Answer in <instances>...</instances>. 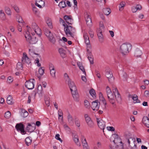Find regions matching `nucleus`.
I'll return each mask as SVG.
<instances>
[{
    "label": "nucleus",
    "instance_id": "nucleus-7",
    "mask_svg": "<svg viewBox=\"0 0 149 149\" xmlns=\"http://www.w3.org/2000/svg\"><path fill=\"white\" fill-rule=\"evenodd\" d=\"M36 126L34 123H32L31 125L30 123H28V125L26 128V130L29 132H33L36 129Z\"/></svg>",
    "mask_w": 149,
    "mask_h": 149
},
{
    "label": "nucleus",
    "instance_id": "nucleus-64",
    "mask_svg": "<svg viewBox=\"0 0 149 149\" xmlns=\"http://www.w3.org/2000/svg\"><path fill=\"white\" fill-rule=\"evenodd\" d=\"M144 125L146 127L149 128V121L148 120L147 122H146L145 123H144Z\"/></svg>",
    "mask_w": 149,
    "mask_h": 149
},
{
    "label": "nucleus",
    "instance_id": "nucleus-23",
    "mask_svg": "<svg viewBox=\"0 0 149 149\" xmlns=\"http://www.w3.org/2000/svg\"><path fill=\"white\" fill-rule=\"evenodd\" d=\"M32 139L31 137L28 136L25 139V144L27 146L30 145L32 142Z\"/></svg>",
    "mask_w": 149,
    "mask_h": 149
},
{
    "label": "nucleus",
    "instance_id": "nucleus-46",
    "mask_svg": "<svg viewBox=\"0 0 149 149\" xmlns=\"http://www.w3.org/2000/svg\"><path fill=\"white\" fill-rule=\"evenodd\" d=\"M115 136V140H113V142L115 144H117V143L115 141H116V140H118V139H119V138H118V135L117 134H114Z\"/></svg>",
    "mask_w": 149,
    "mask_h": 149
},
{
    "label": "nucleus",
    "instance_id": "nucleus-14",
    "mask_svg": "<svg viewBox=\"0 0 149 149\" xmlns=\"http://www.w3.org/2000/svg\"><path fill=\"white\" fill-rule=\"evenodd\" d=\"M83 37L85 42L86 45H87V47H90V41L88 34L87 33H84V34Z\"/></svg>",
    "mask_w": 149,
    "mask_h": 149
},
{
    "label": "nucleus",
    "instance_id": "nucleus-50",
    "mask_svg": "<svg viewBox=\"0 0 149 149\" xmlns=\"http://www.w3.org/2000/svg\"><path fill=\"white\" fill-rule=\"evenodd\" d=\"M49 65L50 70L55 69L54 65L50 63Z\"/></svg>",
    "mask_w": 149,
    "mask_h": 149
},
{
    "label": "nucleus",
    "instance_id": "nucleus-38",
    "mask_svg": "<svg viewBox=\"0 0 149 149\" xmlns=\"http://www.w3.org/2000/svg\"><path fill=\"white\" fill-rule=\"evenodd\" d=\"M31 36L30 34L29 31L27 30L26 31V34H25V37L26 40L29 39V38Z\"/></svg>",
    "mask_w": 149,
    "mask_h": 149
},
{
    "label": "nucleus",
    "instance_id": "nucleus-34",
    "mask_svg": "<svg viewBox=\"0 0 149 149\" xmlns=\"http://www.w3.org/2000/svg\"><path fill=\"white\" fill-rule=\"evenodd\" d=\"M89 93L93 98H95L96 97V93L95 91L93 88H92L90 90Z\"/></svg>",
    "mask_w": 149,
    "mask_h": 149
},
{
    "label": "nucleus",
    "instance_id": "nucleus-1",
    "mask_svg": "<svg viewBox=\"0 0 149 149\" xmlns=\"http://www.w3.org/2000/svg\"><path fill=\"white\" fill-rule=\"evenodd\" d=\"M59 21L62 23L63 25L65 27L64 31L66 35L68 36H70L74 38V34L75 31V28L71 26L67 25V24H65L64 21L61 18H60Z\"/></svg>",
    "mask_w": 149,
    "mask_h": 149
},
{
    "label": "nucleus",
    "instance_id": "nucleus-42",
    "mask_svg": "<svg viewBox=\"0 0 149 149\" xmlns=\"http://www.w3.org/2000/svg\"><path fill=\"white\" fill-rule=\"evenodd\" d=\"M50 73L52 76L53 77H55L56 71L55 69L50 70Z\"/></svg>",
    "mask_w": 149,
    "mask_h": 149
},
{
    "label": "nucleus",
    "instance_id": "nucleus-29",
    "mask_svg": "<svg viewBox=\"0 0 149 149\" xmlns=\"http://www.w3.org/2000/svg\"><path fill=\"white\" fill-rule=\"evenodd\" d=\"M21 116L23 118L26 117L28 115V113L25 109L22 110V111Z\"/></svg>",
    "mask_w": 149,
    "mask_h": 149
},
{
    "label": "nucleus",
    "instance_id": "nucleus-17",
    "mask_svg": "<svg viewBox=\"0 0 149 149\" xmlns=\"http://www.w3.org/2000/svg\"><path fill=\"white\" fill-rule=\"evenodd\" d=\"M97 35L100 41L102 42L103 40V36L102 34V31L100 29L97 31Z\"/></svg>",
    "mask_w": 149,
    "mask_h": 149
},
{
    "label": "nucleus",
    "instance_id": "nucleus-16",
    "mask_svg": "<svg viewBox=\"0 0 149 149\" xmlns=\"http://www.w3.org/2000/svg\"><path fill=\"white\" fill-rule=\"evenodd\" d=\"M86 24L89 27H91L92 26V22L90 16L87 14L86 15Z\"/></svg>",
    "mask_w": 149,
    "mask_h": 149
},
{
    "label": "nucleus",
    "instance_id": "nucleus-2",
    "mask_svg": "<svg viewBox=\"0 0 149 149\" xmlns=\"http://www.w3.org/2000/svg\"><path fill=\"white\" fill-rule=\"evenodd\" d=\"M129 48H132V45L130 44H123L120 47V52L123 55H126L129 52Z\"/></svg>",
    "mask_w": 149,
    "mask_h": 149
},
{
    "label": "nucleus",
    "instance_id": "nucleus-44",
    "mask_svg": "<svg viewBox=\"0 0 149 149\" xmlns=\"http://www.w3.org/2000/svg\"><path fill=\"white\" fill-rule=\"evenodd\" d=\"M149 118H148V117L146 116H144L142 119V122L144 125V123H145L146 122V120L147 121H149Z\"/></svg>",
    "mask_w": 149,
    "mask_h": 149
},
{
    "label": "nucleus",
    "instance_id": "nucleus-55",
    "mask_svg": "<svg viewBox=\"0 0 149 149\" xmlns=\"http://www.w3.org/2000/svg\"><path fill=\"white\" fill-rule=\"evenodd\" d=\"M149 91H146L144 92V96L146 97H149Z\"/></svg>",
    "mask_w": 149,
    "mask_h": 149
},
{
    "label": "nucleus",
    "instance_id": "nucleus-3",
    "mask_svg": "<svg viewBox=\"0 0 149 149\" xmlns=\"http://www.w3.org/2000/svg\"><path fill=\"white\" fill-rule=\"evenodd\" d=\"M43 31L45 35L48 38L51 42L53 44H55L56 42L55 38L53 37L50 30L45 28H44Z\"/></svg>",
    "mask_w": 149,
    "mask_h": 149
},
{
    "label": "nucleus",
    "instance_id": "nucleus-40",
    "mask_svg": "<svg viewBox=\"0 0 149 149\" xmlns=\"http://www.w3.org/2000/svg\"><path fill=\"white\" fill-rule=\"evenodd\" d=\"M88 58L91 64H93L94 62L93 56L92 55H91V56H88Z\"/></svg>",
    "mask_w": 149,
    "mask_h": 149
},
{
    "label": "nucleus",
    "instance_id": "nucleus-24",
    "mask_svg": "<svg viewBox=\"0 0 149 149\" xmlns=\"http://www.w3.org/2000/svg\"><path fill=\"white\" fill-rule=\"evenodd\" d=\"M99 96L100 98V100H101L103 102V104H104V108H106V105L107 104V103L106 101L105 100L103 96V95L101 93H99Z\"/></svg>",
    "mask_w": 149,
    "mask_h": 149
},
{
    "label": "nucleus",
    "instance_id": "nucleus-11",
    "mask_svg": "<svg viewBox=\"0 0 149 149\" xmlns=\"http://www.w3.org/2000/svg\"><path fill=\"white\" fill-rule=\"evenodd\" d=\"M107 97L110 102L112 104H114L115 102V96H114L112 92L107 94Z\"/></svg>",
    "mask_w": 149,
    "mask_h": 149
},
{
    "label": "nucleus",
    "instance_id": "nucleus-58",
    "mask_svg": "<svg viewBox=\"0 0 149 149\" xmlns=\"http://www.w3.org/2000/svg\"><path fill=\"white\" fill-rule=\"evenodd\" d=\"M136 7L137 10H140L142 8L141 6L139 4L137 5Z\"/></svg>",
    "mask_w": 149,
    "mask_h": 149
},
{
    "label": "nucleus",
    "instance_id": "nucleus-41",
    "mask_svg": "<svg viewBox=\"0 0 149 149\" xmlns=\"http://www.w3.org/2000/svg\"><path fill=\"white\" fill-rule=\"evenodd\" d=\"M71 16H68L67 15H65L64 16V19L66 21H67L68 20H71L72 19Z\"/></svg>",
    "mask_w": 149,
    "mask_h": 149
},
{
    "label": "nucleus",
    "instance_id": "nucleus-9",
    "mask_svg": "<svg viewBox=\"0 0 149 149\" xmlns=\"http://www.w3.org/2000/svg\"><path fill=\"white\" fill-rule=\"evenodd\" d=\"M68 85L71 91H77V88L75 84L70 79H69V80H68Z\"/></svg>",
    "mask_w": 149,
    "mask_h": 149
},
{
    "label": "nucleus",
    "instance_id": "nucleus-60",
    "mask_svg": "<svg viewBox=\"0 0 149 149\" xmlns=\"http://www.w3.org/2000/svg\"><path fill=\"white\" fill-rule=\"evenodd\" d=\"M132 10L133 13H135L137 10L136 7L133 6L132 8Z\"/></svg>",
    "mask_w": 149,
    "mask_h": 149
},
{
    "label": "nucleus",
    "instance_id": "nucleus-33",
    "mask_svg": "<svg viewBox=\"0 0 149 149\" xmlns=\"http://www.w3.org/2000/svg\"><path fill=\"white\" fill-rule=\"evenodd\" d=\"M46 23L50 28L52 29L53 28L52 22L50 19H48L46 21Z\"/></svg>",
    "mask_w": 149,
    "mask_h": 149
},
{
    "label": "nucleus",
    "instance_id": "nucleus-22",
    "mask_svg": "<svg viewBox=\"0 0 149 149\" xmlns=\"http://www.w3.org/2000/svg\"><path fill=\"white\" fill-rule=\"evenodd\" d=\"M73 139L75 143L78 146H80V144L79 142V139L78 136L77 135H75L73 137Z\"/></svg>",
    "mask_w": 149,
    "mask_h": 149
},
{
    "label": "nucleus",
    "instance_id": "nucleus-10",
    "mask_svg": "<svg viewBox=\"0 0 149 149\" xmlns=\"http://www.w3.org/2000/svg\"><path fill=\"white\" fill-rule=\"evenodd\" d=\"M22 62H25L28 64L31 63L30 59L28 57L26 53L24 52L23 54V56L22 58Z\"/></svg>",
    "mask_w": 149,
    "mask_h": 149
},
{
    "label": "nucleus",
    "instance_id": "nucleus-21",
    "mask_svg": "<svg viewBox=\"0 0 149 149\" xmlns=\"http://www.w3.org/2000/svg\"><path fill=\"white\" fill-rule=\"evenodd\" d=\"M42 68H43V67H40L39 69L38 72L40 75H39L38 74H37V75L36 74V76L39 79L41 78V76L43 75L44 72V69H42Z\"/></svg>",
    "mask_w": 149,
    "mask_h": 149
},
{
    "label": "nucleus",
    "instance_id": "nucleus-26",
    "mask_svg": "<svg viewBox=\"0 0 149 149\" xmlns=\"http://www.w3.org/2000/svg\"><path fill=\"white\" fill-rule=\"evenodd\" d=\"M7 103L10 104H12L13 103L12 96L9 95L7 99Z\"/></svg>",
    "mask_w": 149,
    "mask_h": 149
},
{
    "label": "nucleus",
    "instance_id": "nucleus-25",
    "mask_svg": "<svg viewBox=\"0 0 149 149\" xmlns=\"http://www.w3.org/2000/svg\"><path fill=\"white\" fill-rule=\"evenodd\" d=\"M103 12L104 14L106 15H109L111 12L110 9L109 8H105L103 9Z\"/></svg>",
    "mask_w": 149,
    "mask_h": 149
},
{
    "label": "nucleus",
    "instance_id": "nucleus-43",
    "mask_svg": "<svg viewBox=\"0 0 149 149\" xmlns=\"http://www.w3.org/2000/svg\"><path fill=\"white\" fill-rule=\"evenodd\" d=\"M87 124L90 128H93L94 127V124L92 120L87 123Z\"/></svg>",
    "mask_w": 149,
    "mask_h": 149
},
{
    "label": "nucleus",
    "instance_id": "nucleus-45",
    "mask_svg": "<svg viewBox=\"0 0 149 149\" xmlns=\"http://www.w3.org/2000/svg\"><path fill=\"white\" fill-rule=\"evenodd\" d=\"M84 104L85 107L88 108L89 107L90 103L88 100H85L84 101Z\"/></svg>",
    "mask_w": 149,
    "mask_h": 149
},
{
    "label": "nucleus",
    "instance_id": "nucleus-13",
    "mask_svg": "<svg viewBox=\"0 0 149 149\" xmlns=\"http://www.w3.org/2000/svg\"><path fill=\"white\" fill-rule=\"evenodd\" d=\"M27 41L31 44H33L36 43L38 40V39L36 37L31 36L29 38V39L26 40Z\"/></svg>",
    "mask_w": 149,
    "mask_h": 149
},
{
    "label": "nucleus",
    "instance_id": "nucleus-52",
    "mask_svg": "<svg viewBox=\"0 0 149 149\" xmlns=\"http://www.w3.org/2000/svg\"><path fill=\"white\" fill-rule=\"evenodd\" d=\"M13 81V78L11 76H9L8 77L7 81L9 83H11Z\"/></svg>",
    "mask_w": 149,
    "mask_h": 149
},
{
    "label": "nucleus",
    "instance_id": "nucleus-37",
    "mask_svg": "<svg viewBox=\"0 0 149 149\" xmlns=\"http://www.w3.org/2000/svg\"><path fill=\"white\" fill-rule=\"evenodd\" d=\"M11 116V113L10 111H8L5 113L4 117L6 118H9Z\"/></svg>",
    "mask_w": 149,
    "mask_h": 149
},
{
    "label": "nucleus",
    "instance_id": "nucleus-20",
    "mask_svg": "<svg viewBox=\"0 0 149 149\" xmlns=\"http://www.w3.org/2000/svg\"><path fill=\"white\" fill-rule=\"evenodd\" d=\"M72 95L74 100L76 101L78 100L79 95L77 92V91H71Z\"/></svg>",
    "mask_w": 149,
    "mask_h": 149
},
{
    "label": "nucleus",
    "instance_id": "nucleus-39",
    "mask_svg": "<svg viewBox=\"0 0 149 149\" xmlns=\"http://www.w3.org/2000/svg\"><path fill=\"white\" fill-rule=\"evenodd\" d=\"M5 12L8 15H10L11 14L10 8L8 7L5 8Z\"/></svg>",
    "mask_w": 149,
    "mask_h": 149
},
{
    "label": "nucleus",
    "instance_id": "nucleus-15",
    "mask_svg": "<svg viewBox=\"0 0 149 149\" xmlns=\"http://www.w3.org/2000/svg\"><path fill=\"white\" fill-rule=\"evenodd\" d=\"M105 75L109 82H111V79H114V77H113L112 73L110 70L107 71Z\"/></svg>",
    "mask_w": 149,
    "mask_h": 149
},
{
    "label": "nucleus",
    "instance_id": "nucleus-63",
    "mask_svg": "<svg viewBox=\"0 0 149 149\" xmlns=\"http://www.w3.org/2000/svg\"><path fill=\"white\" fill-rule=\"evenodd\" d=\"M19 132H20L22 134H24L26 133V132L24 130V127L23 129L21 130Z\"/></svg>",
    "mask_w": 149,
    "mask_h": 149
},
{
    "label": "nucleus",
    "instance_id": "nucleus-4",
    "mask_svg": "<svg viewBox=\"0 0 149 149\" xmlns=\"http://www.w3.org/2000/svg\"><path fill=\"white\" fill-rule=\"evenodd\" d=\"M34 79H31L29 81H26L25 84V87L28 89H33L34 88Z\"/></svg>",
    "mask_w": 149,
    "mask_h": 149
},
{
    "label": "nucleus",
    "instance_id": "nucleus-53",
    "mask_svg": "<svg viewBox=\"0 0 149 149\" xmlns=\"http://www.w3.org/2000/svg\"><path fill=\"white\" fill-rule=\"evenodd\" d=\"M75 120L77 119V120H75V123L77 127H79L80 126L79 121V120H78V119H77V118H76V117H75Z\"/></svg>",
    "mask_w": 149,
    "mask_h": 149
},
{
    "label": "nucleus",
    "instance_id": "nucleus-48",
    "mask_svg": "<svg viewBox=\"0 0 149 149\" xmlns=\"http://www.w3.org/2000/svg\"><path fill=\"white\" fill-rule=\"evenodd\" d=\"M79 68L80 70H81L83 72V73L84 74L85 76L86 75V72L83 66L82 65L79 67Z\"/></svg>",
    "mask_w": 149,
    "mask_h": 149
},
{
    "label": "nucleus",
    "instance_id": "nucleus-31",
    "mask_svg": "<svg viewBox=\"0 0 149 149\" xmlns=\"http://www.w3.org/2000/svg\"><path fill=\"white\" fill-rule=\"evenodd\" d=\"M125 2L122 1L119 4V10L120 11H122L124 7L125 6Z\"/></svg>",
    "mask_w": 149,
    "mask_h": 149
},
{
    "label": "nucleus",
    "instance_id": "nucleus-19",
    "mask_svg": "<svg viewBox=\"0 0 149 149\" xmlns=\"http://www.w3.org/2000/svg\"><path fill=\"white\" fill-rule=\"evenodd\" d=\"M15 128L19 132L21 130L23 129L24 127V125L22 123L17 124L15 127Z\"/></svg>",
    "mask_w": 149,
    "mask_h": 149
},
{
    "label": "nucleus",
    "instance_id": "nucleus-35",
    "mask_svg": "<svg viewBox=\"0 0 149 149\" xmlns=\"http://www.w3.org/2000/svg\"><path fill=\"white\" fill-rule=\"evenodd\" d=\"M58 6L61 9L62 8H64L66 6L65 2L64 1H62L59 3Z\"/></svg>",
    "mask_w": 149,
    "mask_h": 149
},
{
    "label": "nucleus",
    "instance_id": "nucleus-5",
    "mask_svg": "<svg viewBox=\"0 0 149 149\" xmlns=\"http://www.w3.org/2000/svg\"><path fill=\"white\" fill-rule=\"evenodd\" d=\"M112 90L116 100L118 102L120 101L121 100V97L117 88L114 87H113Z\"/></svg>",
    "mask_w": 149,
    "mask_h": 149
},
{
    "label": "nucleus",
    "instance_id": "nucleus-56",
    "mask_svg": "<svg viewBox=\"0 0 149 149\" xmlns=\"http://www.w3.org/2000/svg\"><path fill=\"white\" fill-rule=\"evenodd\" d=\"M106 90L107 94L112 92L110 88L108 86L107 87Z\"/></svg>",
    "mask_w": 149,
    "mask_h": 149
},
{
    "label": "nucleus",
    "instance_id": "nucleus-27",
    "mask_svg": "<svg viewBox=\"0 0 149 149\" xmlns=\"http://www.w3.org/2000/svg\"><path fill=\"white\" fill-rule=\"evenodd\" d=\"M68 121L69 123L71 124H73V119L72 116L70 115L69 113H68Z\"/></svg>",
    "mask_w": 149,
    "mask_h": 149
},
{
    "label": "nucleus",
    "instance_id": "nucleus-6",
    "mask_svg": "<svg viewBox=\"0 0 149 149\" xmlns=\"http://www.w3.org/2000/svg\"><path fill=\"white\" fill-rule=\"evenodd\" d=\"M100 106V103L98 100H96L93 101L92 103L91 107L93 110L98 111Z\"/></svg>",
    "mask_w": 149,
    "mask_h": 149
},
{
    "label": "nucleus",
    "instance_id": "nucleus-49",
    "mask_svg": "<svg viewBox=\"0 0 149 149\" xmlns=\"http://www.w3.org/2000/svg\"><path fill=\"white\" fill-rule=\"evenodd\" d=\"M55 138L57 140H59L61 142H62V140L60 138V135L59 134H56L55 136Z\"/></svg>",
    "mask_w": 149,
    "mask_h": 149
},
{
    "label": "nucleus",
    "instance_id": "nucleus-61",
    "mask_svg": "<svg viewBox=\"0 0 149 149\" xmlns=\"http://www.w3.org/2000/svg\"><path fill=\"white\" fill-rule=\"evenodd\" d=\"M87 56H90L92 55L91 52L90 51L89 49H87Z\"/></svg>",
    "mask_w": 149,
    "mask_h": 149
},
{
    "label": "nucleus",
    "instance_id": "nucleus-62",
    "mask_svg": "<svg viewBox=\"0 0 149 149\" xmlns=\"http://www.w3.org/2000/svg\"><path fill=\"white\" fill-rule=\"evenodd\" d=\"M81 78L82 81L85 82H86L87 81L86 79L85 76H82L81 77Z\"/></svg>",
    "mask_w": 149,
    "mask_h": 149
},
{
    "label": "nucleus",
    "instance_id": "nucleus-8",
    "mask_svg": "<svg viewBox=\"0 0 149 149\" xmlns=\"http://www.w3.org/2000/svg\"><path fill=\"white\" fill-rule=\"evenodd\" d=\"M97 122L99 127L101 130H104L105 127V125L104 122L101 119L97 118Z\"/></svg>",
    "mask_w": 149,
    "mask_h": 149
},
{
    "label": "nucleus",
    "instance_id": "nucleus-12",
    "mask_svg": "<svg viewBox=\"0 0 149 149\" xmlns=\"http://www.w3.org/2000/svg\"><path fill=\"white\" fill-rule=\"evenodd\" d=\"M81 141L83 146L84 149H89L86 139L84 136H81Z\"/></svg>",
    "mask_w": 149,
    "mask_h": 149
},
{
    "label": "nucleus",
    "instance_id": "nucleus-32",
    "mask_svg": "<svg viewBox=\"0 0 149 149\" xmlns=\"http://www.w3.org/2000/svg\"><path fill=\"white\" fill-rule=\"evenodd\" d=\"M37 93L39 94H41V95L43 93V91L42 89V86L41 85H38L37 89Z\"/></svg>",
    "mask_w": 149,
    "mask_h": 149
},
{
    "label": "nucleus",
    "instance_id": "nucleus-54",
    "mask_svg": "<svg viewBox=\"0 0 149 149\" xmlns=\"http://www.w3.org/2000/svg\"><path fill=\"white\" fill-rule=\"evenodd\" d=\"M108 130L111 131H114L115 130V128L113 127L109 126L107 127Z\"/></svg>",
    "mask_w": 149,
    "mask_h": 149
},
{
    "label": "nucleus",
    "instance_id": "nucleus-30",
    "mask_svg": "<svg viewBox=\"0 0 149 149\" xmlns=\"http://www.w3.org/2000/svg\"><path fill=\"white\" fill-rule=\"evenodd\" d=\"M59 52L62 57L64 58L65 57V51L62 48L59 49Z\"/></svg>",
    "mask_w": 149,
    "mask_h": 149
},
{
    "label": "nucleus",
    "instance_id": "nucleus-18",
    "mask_svg": "<svg viewBox=\"0 0 149 149\" xmlns=\"http://www.w3.org/2000/svg\"><path fill=\"white\" fill-rule=\"evenodd\" d=\"M142 54V52L139 48H137L134 51V56L137 58L141 57Z\"/></svg>",
    "mask_w": 149,
    "mask_h": 149
},
{
    "label": "nucleus",
    "instance_id": "nucleus-59",
    "mask_svg": "<svg viewBox=\"0 0 149 149\" xmlns=\"http://www.w3.org/2000/svg\"><path fill=\"white\" fill-rule=\"evenodd\" d=\"M14 8V9L15 10V11L18 13L19 12V8L17 6H14L13 7Z\"/></svg>",
    "mask_w": 149,
    "mask_h": 149
},
{
    "label": "nucleus",
    "instance_id": "nucleus-28",
    "mask_svg": "<svg viewBox=\"0 0 149 149\" xmlns=\"http://www.w3.org/2000/svg\"><path fill=\"white\" fill-rule=\"evenodd\" d=\"M40 37H41V29L38 27L34 31Z\"/></svg>",
    "mask_w": 149,
    "mask_h": 149
},
{
    "label": "nucleus",
    "instance_id": "nucleus-47",
    "mask_svg": "<svg viewBox=\"0 0 149 149\" xmlns=\"http://www.w3.org/2000/svg\"><path fill=\"white\" fill-rule=\"evenodd\" d=\"M38 26L36 23H32V27L33 31H34L36 28H38Z\"/></svg>",
    "mask_w": 149,
    "mask_h": 149
},
{
    "label": "nucleus",
    "instance_id": "nucleus-57",
    "mask_svg": "<svg viewBox=\"0 0 149 149\" xmlns=\"http://www.w3.org/2000/svg\"><path fill=\"white\" fill-rule=\"evenodd\" d=\"M32 6L33 11L36 13L37 12V9L34 5H33Z\"/></svg>",
    "mask_w": 149,
    "mask_h": 149
},
{
    "label": "nucleus",
    "instance_id": "nucleus-36",
    "mask_svg": "<svg viewBox=\"0 0 149 149\" xmlns=\"http://www.w3.org/2000/svg\"><path fill=\"white\" fill-rule=\"evenodd\" d=\"M16 19L19 23H22L23 20L22 18L19 15L17 16Z\"/></svg>",
    "mask_w": 149,
    "mask_h": 149
},
{
    "label": "nucleus",
    "instance_id": "nucleus-51",
    "mask_svg": "<svg viewBox=\"0 0 149 149\" xmlns=\"http://www.w3.org/2000/svg\"><path fill=\"white\" fill-rule=\"evenodd\" d=\"M137 99H138V96L134 94V96H132V99L134 101V103H136L135 101H137Z\"/></svg>",
    "mask_w": 149,
    "mask_h": 149
}]
</instances>
